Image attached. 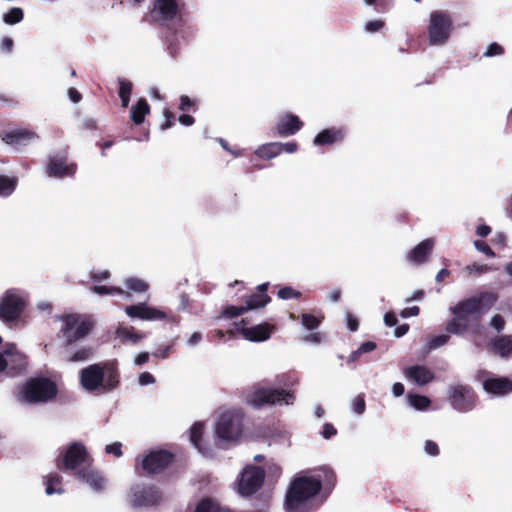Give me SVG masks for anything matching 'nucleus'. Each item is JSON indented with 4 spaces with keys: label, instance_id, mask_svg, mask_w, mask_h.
Segmentation results:
<instances>
[{
    "label": "nucleus",
    "instance_id": "obj_4",
    "mask_svg": "<svg viewBox=\"0 0 512 512\" xmlns=\"http://www.w3.org/2000/svg\"><path fill=\"white\" fill-rule=\"evenodd\" d=\"M57 384L48 377L29 378L19 389V399L25 403H47L56 398Z\"/></svg>",
    "mask_w": 512,
    "mask_h": 512
},
{
    "label": "nucleus",
    "instance_id": "obj_15",
    "mask_svg": "<svg viewBox=\"0 0 512 512\" xmlns=\"http://www.w3.org/2000/svg\"><path fill=\"white\" fill-rule=\"evenodd\" d=\"M160 490L154 485H136L131 488V505L133 507H150L160 503Z\"/></svg>",
    "mask_w": 512,
    "mask_h": 512
},
{
    "label": "nucleus",
    "instance_id": "obj_46",
    "mask_svg": "<svg viewBox=\"0 0 512 512\" xmlns=\"http://www.w3.org/2000/svg\"><path fill=\"white\" fill-rule=\"evenodd\" d=\"M163 116L165 118V121L160 125L161 130H167L175 125V115L172 111L169 109H164Z\"/></svg>",
    "mask_w": 512,
    "mask_h": 512
},
{
    "label": "nucleus",
    "instance_id": "obj_18",
    "mask_svg": "<svg viewBox=\"0 0 512 512\" xmlns=\"http://www.w3.org/2000/svg\"><path fill=\"white\" fill-rule=\"evenodd\" d=\"M38 134L28 128H19L11 131H6L1 134V139L11 146H26L31 141L38 139Z\"/></svg>",
    "mask_w": 512,
    "mask_h": 512
},
{
    "label": "nucleus",
    "instance_id": "obj_56",
    "mask_svg": "<svg viewBox=\"0 0 512 512\" xmlns=\"http://www.w3.org/2000/svg\"><path fill=\"white\" fill-rule=\"evenodd\" d=\"M278 145H280V154L282 152L294 153L298 150V144L295 141L287 143L278 142Z\"/></svg>",
    "mask_w": 512,
    "mask_h": 512
},
{
    "label": "nucleus",
    "instance_id": "obj_61",
    "mask_svg": "<svg viewBox=\"0 0 512 512\" xmlns=\"http://www.w3.org/2000/svg\"><path fill=\"white\" fill-rule=\"evenodd\" d=\"M193 104V101L187 95H182L180 97L179 109L184 112L188 111L193 106Z\"/></svg>",
    "mask_w": 512,
    "mask_h": 512
},
{
    "label": "nucleus",
    "instance_id": "obj_51",
    "mask_svg": "<svg viewBox=\"0 0 512 512\" xmlns=\"http://www.w3.org/2000/svg\"><path fill=\"white\" fill-rule=\"evenodd\" d=\"M466 270L469 273L483 274V273H487L490 270V267L486 264L479 265V264L474 263L472 265L466 266Z\"/></svg>",
    "mask_w": 512,
    "mask_h": 512
},
{
    "label": "nucleus",
    "instance_id": "obj_33",
    "mask_svg": "<svg viewBox=\"0 0 512 512\" xmlns=\"http://www.w3.org/2000/svg\"><path fill=\"white\" fill-rule=\"evenodd\" d=\"M494 351L501 357H508L512 354V339L509 336L497 338L493 344Z\"/></svg>",
    "mask_w": 512,
    "mask_h": 512
},
{
    "label": "nucleus",
    "instance_id": "obj_39",
    "mask_svg": "<svg viewBox=\"0 0 512 512\" xmlns=\"http://www.w3.org/2000/svg\"><path fill=\"white\" fill-rule=\"evenodd\" d=\"M24 13L21 8L13 7L9 10L8 13L4 14L3 21L6 24L14 25L23 20Z\"/></svg>",
    "mask_w": 512,
    "mask_h": 512
},
{
    "label": "nucleus",
    "instance_id": "obj_54",
    "mask_svg": "<svg viewBox=\"0 0 512 512\" xmlns=\"http://www.w3.org/2000/svg\"><path fill=\"white\" fill-rule=\"evenodd\" d=\"M425 452L431 456H438L440 453L438 444L432 440H427L425 442Z\"/></svg>",
    "mask_w": 512,
    "mask_h": 512
},
{
    "label": "nucleus",
    "instance_id": "obj_47",
    "mask_svg": "<svg viewBox=\"0 0 512 512\" xmlns=\"http://www.w3.org/2000/svg\"><path fill=\"white\" fill-rule=\"evenodd\" d=\"M504 53V48L499 45L498 43L494 42V43H491L486 52L484 53V56L485 57H493V56H499V55H502Z\"/></svg>",
    "mask_w": 512,
    "mask_h": 512
},
{
    "label": "nucleus",
    "instance_id": "obj_9",
    "mask_svg": "<svg viewBox=\"0 0 512 512\" xmlns=\"http://www.w3.org/2000/svg\"><path fill=\"white\" fill-rule=\"evenodd\" d=\"M92 461L85 445L81 442H73L56 459V466L61 471H74L76 473L82 467L88 466Z\"/></svg>",
    "mask_w": 512,
    "mask_h": 512
},
{
    "label": "nucleus",
    "instance_id": "obj_38",
    "mask_svg": "<svg viewBox=\"0 0 512 512\" xmlns=\"http://www.w3.org/2000/svg\"><path fill=\"white\" fill-rule=\"evenodd\" d=\"M116 334L123 341L130 340L133 343H137L138 341L145 337L144 334L135 332L133 327L118 328Z\"/></svg>",
    "mask_w": 512,
    "mask_h": 512
},
{
    "label": "nucleus",
    "instance_id": "obj_55",
    "mask_svg": "<svg viewBox=\"0 0 512 512\" xmlns=\"http://www.w3.org/2000/svg\"><path fill=\"white\" fill-rule=\"evenodd\" d=\"M346 322H347V327L350 331L355 332L358 330L359 321H358L357 317H355L353 314H351V313L346 314Z\"/></svg>",
    "mask_w": 512,
    "mask_h": 512
},
{
    "label": "nucleus",
    "instance_id": "obj_29",
    "mask_svg": "<svg viewBox=\"0 0 512 512\" xmlns=\"http://www.w3.org/2000/svg\"><path fill=\"white\" fill-rule=\"evenodd\" d=\"M271 302V297L267 293H252L245 297V307L248 310H254L265 307Z\"/></svg>",
    "mask_w": 512,
    "mask_h": 512
},
{
    "label": "nucleus",
    "instance_id": "obj_40",
    "mask_svg": "<svg viewBox=\"0 0 512 512\" xmlns=\"http://www.w3.org/2000/svg\"><path fill=\"white\" fill-rule=\"evenodd\" d=\"M92 291L99 295H109V294H117V295H124L128 293H125V291L120 287H113V286H105V285H95L92 287Z\"/></svg>",
    "mask_w": 512,
    "mask_h": 512
},
{
    "label": "nucleus",
    "instance_id": "obj_10",
    "mask_svg": "<svg viewBox=\"0 0 512 512\" xmlns=\"http://www.w3.org/2000/svg\"><path fill=\"white\" fill-rule=\"evenodd\" d=\"M294 393L284 389H272L265 387H257L251 391L247 397V404L254 408H261L265 405L275 404H292L294 401Z\"/></svg>",
    "mask_w": 512,
    "mask_h": 512
},
{
    "label": "nucleus",
    "instance_id": "obj_44",
    "mask_svg": "<svg viewBox=\"0 0 512 512\" xmlns=\"http://www.w3.org/2000/svg\"><path fill=\"white\" fill-rule=\"evenodd\" d=\"M245 312H247V309L245 306L228 305L223 309L222 314L225 317L232 319V318H235V317H238V316L244 314Z\"/></svg>",
    "mask_w": 512,
    "mask_h": 512
},
{
    "label": "nucleus",
    "instance_id": "obj_32",
    "mask_svg": "<svg viewBox=\"0 0 512 512\" xmlns=\"http://www.w3.org/2000/svg\"><path fill=\"white\" fill-rule=\"evenodd\" d=\"M203 433L204 424L202 422H195L190 428V441L201 453H205V448L202 446Z\"/></svg>",
    "mask_w": 512,
    "mask_h": 512
},
{
    "label": "nucleus",
    "instance_id": "obj_37",
    "mask_svg": "<svg viewBox=\"0 0 512 512\" xmlns=\"http://www.w3.org/2000/svg\"><path fill=\"white\" fill-rule=\"evenodd\" d=\"M407 399L412 407L420 411L426 410L431 404V400L424 395L409 393Z\"/></svg>",
    "mask_w": 512,
    "mask_h": 512
},
{
    "label": "nucleus",
    "instance_id": "obj_28",
    "mask_svg": "<svg viewBox=\"0 0 512 512\" xmlns=\"http://www.w3.org/2000/svg\"><path fill=\"white\" fill-rule=\"evenodd\" d=\"M194 512H233L230 508L221 506L210 497L202 498L195 506Z\"/></svg>",
    "mask_w": 512,
    "mask_h": 512
},
{
    "label": "nucleus",
    "instance_id": "obj_35",
    "mask_svg": "<svg viewBox=\"0 0 512 512\" xmlns=\"http://www.w3.org/2000/svg\"><path fill=\"white\" fill-rule=\"evenodd\" d=\"M17 184V177L0 175V196L7 197L11 195L15 191Z\"/></svg>",
    "mask_w": 512,
    "mask_h": 512
},
{
    "label": "nucleus",
    "instance_id": "obj_62",
    "mask_svg": "<svg viewBox=\"0 0 512 512\" xmlns=\"http://www.w3.org/2000/svg\"><path fill=\"white\" fill-rule=\"evenodd\" d=\"M384 323L386 326L388 327H393L395 325H397L398 323V319L395 315V313L393 312H387L385 315H384Z\"/></svg>",
    "mask_w": 512,
    "mask_h": 512
},
{
    "label": "nucleus",
    "instance_id": "obj_5",
    "mask_svg": "<svg viewBox=\"0 0 512 512\" xmlns=\"http://www.w3.org/2000/svg\"><path fill=\"white\" fill-rule=\"evenodd\" d=\"M59 319L62 321L59 333L64 339L63 347L66 351L74 343L88 336L94 328V322L86 315L70 313L60 316Z\"/></svg>",
    "mask_w": 512,
    "mask_h": 512
},
{
    "label": "nucleus",
    "instance_id": "obj_59",
    "mask_svg": "<svg viewBox=\"0 0 512 512\" xmlns=\"http://www.w3.org/2000/svg\"><path fill=\"white\" fill-rule=\"evenodd\" d=\"M419 313H420V308L418 306H412V307L404 308L400 312V316L402 318H408V317H412V316H418Z\"/></svg>",
    "mask_w": 512,
    "mask_h": 512
},
{
    "label": "nucleus",
    "instance_id": "obj_64",
    "mask_svg": "<svg viewBox=\"0 0 512 512\" xmlns=\"http://www.w3.org/2000/svg\"><path fill=\"white\" fill-rule=\"evenodd\" d=\"M376 347H377V345L375 342L366 341L359 346V350L362 354H364V353L372 352L373 350L376 349Z\"/></svg>",
    "mask_w": 512,
    "mask_h": 512
},
{
    "label": "nucleus",
    "instance_id": "obj_24",
    "mask_svg": "<svg viewBox=\"0 0 512 512\" xmlns=\"http://www.w3.org/2000/svg\"><path fill=\"white\" fill-rule=\"evenodd\" d=\"M404 375L420 386L430 383L435 378L434 373L424 365L407 367L404 369Z\"/></svg>",
    "mask_w": 512,
    "mask_h": 512
},
{
    "label": "nucleus",
    "instance_id": "obj_52",
    "mask_svg": "<svg viewBox=\"0 0 512 512\" xmlns=\"http://www.w3.org/2000/svg\"><path fill=\"white\" fill-rule=\"evenodd\" d=\"M385 25V22L382 20H372L368 21L365 25V29L370 32L374 33L382 29Z\"/></svg>",
    "mask_w": 512,
    "mask_h": 512
},
{
    "label": "nucleus",
    "instance_id": "obj_22",
    "mask_svg": "<svg viewBox=\"0 0 512 512\" xmlns=\"http://www.w3.org/2000/svg\"><path fill=\"white\" fill-rule=\"evenodd\" d=\"M275 326L269 323H262L252 327H242L240 332L246 340L262 342L270 338Z\"/></svg>",
    "mask_w": 512,
    "mask_h": 512
},
{
    "label": "nucleus",
    "instance_id": "obj_42",
    "mask_svg": "<svg viewBox=\"0 0 512 512\" xmlns=\"http://www.w3.org/2000/svg\"><path fill=\"white\" fill-rule=\"evenodd\" d=\"M277 296L282 300H289L293 298H300L302 294L291 286H284L278 290Z\"/></svg>",
    "mask_w": 512,
    "mask_h": 512
},
{
    "label": "nucleus",
    "instance_id": "obj_1",
    "mask_svg": "<svg viewBox=\"0 0 512 512\" xmlns=\"http://www.w3.org/2000/svg\"><path fill=\"white\" fill-rule=\"evenodd\" d=\"M498 300L493 292H481L458 302L451 308L454 317L447 323L446 331L462 335L467 331L478 332L482 316L488 312Z\"/></svg>",
    "mask_w": 512,
    "mask_h": 512
},
{
    "label": "nucleus",
    "instance_id": "obj_27",
    "mask_svg": "<svg viewBox=\"0 0 512 512\" xmlns=\"http://www.w3.org/2000/svg\"><path fill=\"white\" fill-rule=\"evenodd\" d=\"M163 41L166 45V50L171 57L176 58L180 51V42L178 39V32L175 28H167L163 35Z\"/></svg>",
    "mask_w": 512,
    "mask_h": 512
},
{
    "label": "nucleus",
    "instance_id": "obj_7",
    "mask_svg": "<svg viewBox=\"0 0 512 512\" xmlns=\"http://www.w3.org/2000/svg\"><path fill=\"white\" fill-rule=\"evenodd\" d=\"M185 3L180 0H154L149 11L152 22L165 28L182 21Z\"/></svg>",
    "mask_w": 512,
    "mask_h": 512
},
{
    "label": "nucleus",
    "instance_id": "obj_25",
    "mask_svg": "<svg viewBox=\"0 0 512 512\" xmlns=\"http://www.w3.org/2000/svg\"><path fill=\"white\" fill-rule=\"evenodd\" d=\"M434 247V240L431 238L425 239L416 245L408 254V260L415 264L425 263Z\"/></svg>",
    "mask_w": 512,
    "mask_h": 512
},
{
    "label": "nucleus",
    "instance_id": "obj_13",
    "mask_svg": "<svg viewBox=\"0 0 512 512\" xmlns=\"http://www.w3.org/2000/svg\"><path fill=\"white\" fill-rule=\"evenodd\" d=\"M242 433L240 419L232 412L222 413L215 424V435L219 440L229 442L237 439Z\"/></svg>",
    "mask_w": 512,
    "mask_h": 512
},
{
    "label": "nucleus",
    "instance_id": "obj_8",
    "mask_svg": "<svg viewBox=\"0 0 512 512\" xmlns=\"http://www.w3.org/2000/svg\"><path fill=\"white\" fill-rule=\"evenodd\" d=\"M453 30V20L450 13L443 10L431 12L427 27L429 43L432 46L446 44Z\"/></svg>",
    "mask_w": 512,
    "mask_h": 512
},
{
    "label": "nucleus",
    "instance_id": "obj_36",
    "mask_svg": "<svg viewBox=\"0 0 512 512\" xmlns=\"http://www.w3.org/2000/svg\"><path fill=\"white\" fill-rule=\"evenodd\" d=\"M94 354L93 348L90 346H84L66 356V361L70 363L84 362L89 360Z\"/></svg>",
    "mask_w": 512,
    "mask_h": 512
},
{
    "label": "nucleus",
    "instance_id": "obj_58",
    "mask_svg": "<svg viewBox=\"0 0 512 512\" xmlns=\"http://www.w3.org/2000/svg\"><path fill=\"white\" fill-rule=\"evenodd\" d=\"M337 434V429L331 423H325L322 430V436L330 439Z\"/></svg>",
    "mask_w": 512,
    "mask_h": 512
},
{
    "label": "nucleus",
    "instance_id": "obj_60",
    "mask_svg": "<svg viewBox=\"0 0 512 512\" xmlns=\"http://www.w3.org/2000/svg\"><path fill=\"white\" fill-rule=\"evenodd\" d=\"M491 325L498 331H502L504 329V326H505V321H504V318L497 314V315H494L492 317V320H491Z\"/></svg>",
    "mask_w": 512,
    "mask_h": 512
},
{
    "label": "nucleus",
    "instance_id": "obj_16",
    "mask_svg": "<svg viewBox=\"0 0 512 512\" xmlns=\"http://www.w3.org/2000/svg\"><path fill=\"white\" fill-rule=\"evenodd\" d=\"M25 302L21 296L7 291L0 302V319L4 322L15 321L23 312Z\"/></svg>",
    "mask_w": 512,
    "mask_h": 512
},
{
    "label": "nucleus",
    "instance_id": "obj_17",
    "mask_svg": "<svg viewBox=\"0 0 512 512\" xmlns=\"http://www.w3.org/2000/svg\"><path fill=\"white\" fill-rule=\"evenodd\" d=\"M125 312L130 318H138L141 320L152 321L163 320L167 318V315L164 311L154 307H149L145 303L126 306Z\"/></svg>",
    "mask_w": 512,
    "mask_h": 512
},
{
    "label": "nucleus",
    "instance_id": "obj_14",
    "mask_svg": "<svg viewBox=\"0 0 512 512\" xmlns=\"http://www.w3.org/2000/svg\"><path fill=\"white\" fill-rule=\"evenodd\" d=\"M449 400L457 411L468 412L475 407L477 395L470 386L456 385L449 389Z\"/></svg>",
    "mask_w": 512,
    "mask_h": 512
},
{
    "label": "nucleus",
    "instance_id": "obj_48",
    "mask_svg": "<svg viewBox=\"0 0 512 512\" xmlns=\"http://www.w3.org/2000/svg\"><path fill=\"white\" fill-rule=\"evenodd\" d=\"M474 246H475V248L478 251L484 253L488 257H494L495 256L494 251L491 249V247L485 241L476 240L474 242Z\"/></svg>",
    "mask_w": 512,
    "mask_h": 512
},
{
    "label": "nucleus",
    "instance_id": "obj_30",
    "mask_svg": "<svg viewBox=\"0 0 512 512\" xmlns=\"http://www.w3.org/2000/svg\"><path fill=\"white\" fill-rule=\"evenodd\" d=\"M255 155L264 160L273 159L280 155V145H278V142L263 144L256 149Z\"/></svg>",
    "mask_w": 512,
    "mask_h": 512
},
{
    "label": "nucleus",
    "instance_id": "obj_20",
    "mask_svg": "<svg viewBox=\"0 0 512 512\" xmlns=\"http://www.w3.org/2000/svg\"><path fill=\"white\" fill-rule=\"evenodd\" d=\"M75 476L87 483L93 490L97 492H101L105 488V478L100 471L92 466V463L79 469L75 473Z\"/></svg>",
    "mask_w": 512,
    "mask_h": 512
},
{
    "label": "nucleus",
    "instance_id": "obj_63",
    "mask_svg": "<svg viewBox=\"0 0 512 512\" xmlns=\"http://www.w3.org/2000/svg\"><path fill=\"white\" fill-rule=\"evenodd\" d=\"M155 382L154 376L149 372H143L139 376V383L141 385H148Z\"/></svg>",
    "mask_w": 512,
    "mask_h": 512
},
{
    "label": "nucleus",
    "instance_id": "obj_31",
    "mask_svg": "<svg viewBox=\"0 0 512 512\" xmlns=\"http://www.w3.org/2000/svg\"><path fill=\"white\" fill-rule=\"evenodd\" d=\"M46 481V489L45 492L47 495L52 494H62L64 492L62 484V477L57 473H51L45 477Z\"/></svg>",
    "mask_w": 512,
    "mask_h": 512
},
{
    "label": "nucleus",
    "instance_id": "obj_57",
    "mask_svg": "<svg viewBox=\"0 0 512 512\" xmlns=\"http://www.w3.org/2000/svg\"><path fill=\"white\" fill-rule=\"evenodd\" d=\"M81 129L88 131H95L98 129V123L93 118H86L81 123Z\"/></svg>",
    "mask_w": 512,
    "mask_h": 512
},
{
    "label": "nucleus",
    "instance_id": "obj_19",
    "mask_svg": "<svg viewBox=\"0 0 512 512\" xmlns=\"http://www.w3.org/2000/svg\"><path fill=\"white\" fill-rule=\"evenodd\" d=\"M304 123L294 114L286 113L280 116L275 124V134L280 137H287L296 134L303 127Z\"/></svg>",
    "mask_w": 512,
    "mask_h": 512
},
{
    "label": "nucleus",
    "instance_id": "obj_53",
    "mask_svg": "<svg viewBox=\"0 0 512 512\" xmlns=\"http://www.w3.org/2000/svg\"><path fill=\"white\" fill-rule=\"evenodd\" d=\"M173 349V345H166L163 347L158 348L154 353L153 356L161 359H166L170 356Z\"/></svg>",
    "mask_w": 512,
    "mask_h": 512
},
{
    "label": "nucleus",
    "instance_id": "obj_26",
    "mask_svg": "<svg viewBox=\"0 0 512 512\" xmlns=\"http://www.w3.org/2000/svg\"><path fill=\"white\" fill-rule=\"evenodd\" d=\"M150 114V105L145 98H140L130 109L131 121L139 126L143 124L145 117Z\"/></svg>",
    "mask_w": 512,
    "mask_h": 512
},
{
    "label": "nucleus",
    "instance_id": "obj_50",
    "mask_svg": "<svg viewBox=\"0 0 512 512\" xmlns=\"http://www.w3.org/2000/svg\"><path fill=\"white\" fill-rule=\"evenodd\" d=\"M449 340V336L448 335H438V336H435L433 337L430 342H429V347L431 349H435V348H438L442 345H445Z\"/></svg>",
    "mask_w": 512,
    "mask_h": 512
},
{
    "label": "nucleus",
    "instance_id": "obj_23",
    "mask_svg": "<svg viewBox=\"0 0 512 512\" xmlns=\"http://www.w3.org/2000/svg\"><path fill=\"white\" fill-rule=\"evenodd\" d=\"M483 388L489 394L506 395L512 392V381L506 377H492L483 381Z\"/></svg>",
    "mask_w": 512,
    "mask_h": 512
},
{
    "label": "nucleus",
    "instance_id": "obj_34",
    "mask_svg": "<svg viewBox=\"0 0 512 512\" xmlns=\"http://www.w3.org/2000/svg\"><path fill=\"white\" fill-rule=\"evenodd\" d=\"M119 97L122 102V107L127 108L130 102L133 84L131 81L119 78Z\"/></svg>",
    "mask_w": 512,
    "mask_h": 512
},
{
    "label": "nucleus",
    "instance_id": "obj_41",
    "mask_svg": "<svg viewBox=\"0 0 512 512\" xmlns=\"http://www.w3.org/2000/svg\"><path fill=\"white\" fill-rule=\"evenodd\" d=\"M301 323L308 330H314L318 328L321 320L311 313H303L301 315Z\"/></svg>",
    "mask_w": 512,
    "mask_h": 512
},
{
    "label": "nucleus",
    "instance_id": "obj_21",
    "mask_svg": "<svg viewBox=\"0 0 512 512\" xmlns=\"http://www.w3.org/2000/svg\"><path fill=\"white\" fill-rule=\"evenodd\" d=\"M346 136V130L343 127H330L320 131L314 138L313 144L316 146L333 145L340 143Z\"/></svg>",
    "mask_w": 512,
    "mask_h": 512
},
{
    "label": "nucleus",
    "instance_id": "obj_45",
    "mask_svg": "<svg viewBox=\"0 0 512 512\" xmlns=\"http://www.w3.org/2000/svg\"><path fill=\"white\" fill-rule=\"evenodd\" d=\"M352 410L358 414L361 415L366 410V402H365V395L363 393L357 395L353 401H352Z\"/></svg>",
    "mask_w": 512,
    "mask_h": 512
},
{
    "label": "nucleus",
    "instance_id": "obj_3",
    "mask_svg": "<svg viewBox=\"0 0 512 512\" xmlns=\"http://www.w3.org/2000/svg\"><path fill=\"white\" fill-rule=\"evenodd\" d=\"M322 483L319 479L299 476L293 479L286 492L285 508L288 512H304L305 503L320 493Z\"/></svg>",
    "mask_w": 512,
    "mask_h": 512
},
{
    "label": "nucleus",
    "instance_id": "obj_6",
    "mask_svg": "<svg viewBox=\"0 0 512 512\" xmlns=\"http://www.w3.org/2000/svg\"><path fill=\"white\" fill-rule=\"evenodd\" d=\"M176 461V456L172 452L164 449L152 450L138 456L135 460V471L138 475L152 476L161 474L172 466Z\"/></svg>",
    "mask_w": 512,
    "mask_h": 512
},
{
    "label": "nucleus",
    "instance_id": "obj_12",
    "mask_svg": "<svg viewBox=\"0 0 512 512\" xmlns=\"http://www.w3.org/2000/svg\"><path fill=\"white\" fill-rule=\"evenodd\" d=\"M77 171V164L68 161L67 151H60L49 155L45 172L52 178L73 177Z\"/></svg>",
    "mask_w": 512,
    "mask_h": 512
},
{
    "label": "nucleus",
    "instance_id": "obj_11",
    "mask_svg": "<svg viewBox=\"0 0 512 512\" xmlns=\"http://www.w3.org/2000/svg\"><path fill=\"white\" fill-rule=\"evenodd\" d=\"M265 476L262 467L247 465L238 478V493L243 497L252 496L263 486Z\"/></svg>",
    "mask_w": 512,
    "mask_h": 512
},
{
    "label": "nucleus",
    "instance_id": "obj_2",
    "mask_svg": "<svg viewBox=\"0 0 512 512\" xmlns=\"http://www.w3.org/2000/svg\"><path fill=\"white\" fill-rule=\"evenodd\" d=\"M79 380L82 388L89 393L111 392L120 384L117 363L108 361L88 365L80 370Z\"/></svg>",
    "mask_w": 512,
    "mask_h": 512
},
{
    "label": "nucleus",
    "instance_id": "obj_49",
    "mask_svg": "<svg viewBox=\"0 0 512 512\" xmlns=\"http://www.w3.org/2000/svg\"><path fill=\"white\" fill-rule=\"evenodd\" d=\"M105 452L107 454H112L115 457L119 458L123 455L122 444L120 442H114L112 444H108L105 447Z\"/></svg>",
    "mask_w": 512,
    "mask_h": 512
},
{
    "label": "nucleus",
    "instance_id": "obj_43",
    "mask_svg": "<svg viewBox=\"0 0 512 512\" xmlns=\"http://www.w3.org/2000/svg\"><path fill=\"white\" fill-rule=\"evenodd\" d=\"M125 285L135 292H145L148 289V284L139 278H128Z\"/></svg>",
    "mask_w": 512,
    "mask_h": 512
}]
</instances>
